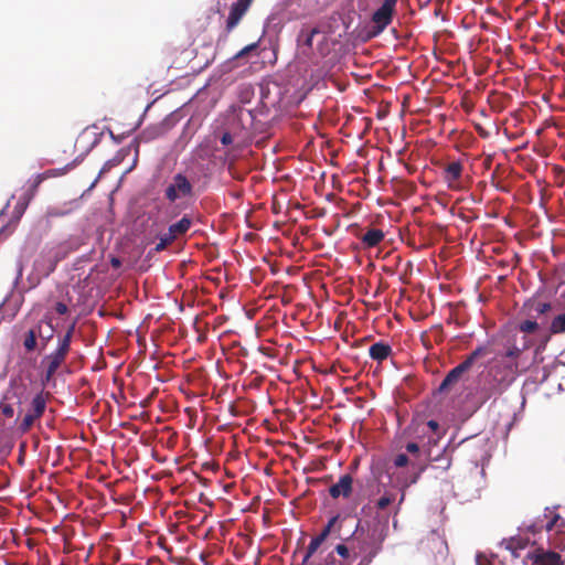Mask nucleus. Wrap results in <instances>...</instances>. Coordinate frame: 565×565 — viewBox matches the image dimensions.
I'll return each instance as SVG.
<instances>
[{
	"label": "nucleus",
	"mask_w": 565,
	"mask_h": 565,
	"mask_svg": "<svg viewBox=\"0 0 565 565\" xmlns=\"http://www.w3.org/2000/svg\"><path fill=\"white\" fill-rule=\"evenodd\" d=\"M75 328L76 320L66 328L64 334L57 335L56 348L41 359L40 369L41 382L43 385L52 382L56 372L65 364L66 358L71 352V343Z\"/></svg>",
	"instance_id": "nucleus-1"
},
{
	"label": "nucleus",
	"mask_w": 565,
	"mask_h": 565,
	"mask_svg": "<svg viewBox=\"0 0 565 565\" xmlns=\"http://www.w3.org/2000/svg\"><path fill=\"white\" fill-rule=\"evenodd\" d=\"M366 525H369L366 523ZM386 539V531L379 526H366L359 520L355 530L350 537L353 544H355L362 557L365 562H372L383 548V543Z\"/></svg>",
	"instance_id": "nucleus-2"
},
{
	"label": "nucleus",
	"mask_w": 565,
	"mask_h": 565,
	"mask_svg": "<svg viewBox=\"0 0 565 565\" xmlns=\"http://www.w3.org/2000/svg\"><path fill=\"white\" fill-rule=\"evenodd\" d=\"M195 196L193 182L183 173L179 172L166 183L163 199L172 204L173 216L179 215L186 209V202Z\"/></svg>",
	"instance_id": "nucleus-3"
},
{
	"label": "nucleus",
	"mask_w": 565,
	"mask_h": 565,
	"mask_svg": "<svg viewBox=\"0 0 565 565\" xmlns=\"http://www.w3.org/2000/svg\"><path fill=\"white\" fill-rule=\"evenodd\" d=\"M54 334L53 317L51 312L47 311L41 319L23 332L21 339L24 351L26 353L44 351L49 342L54 338Z\"/></svg>",
	"instance_id": "nucleus-4"
},
{
	"label": "nucleus",
	"mask_w": 565,
	"mask_h": 565,
	"mask_svg": "<svg viewBox=\"0 0 565 565\" xmlns=\"http://www.w3.org/2000/svg\"><path fill=\"white\" fill-rule=\"evenodd\" d=\"M522 352V349L516 345H512L502 355H499L490 367L492 374L498 379L502 377L504 380V384L508 386L515 379L519 370L518 360Z\"/></svg>",
	"instance_id": "nucleus-5"
},
{
	"label": "nucleus",
	"mask_w": 565,
	"mask_h": 565,
	"mask_svg": "<svg viewBox=\"0 0 565 565\" xmlns=\"http://www.w3.org/2000/svg\"><path fill=\"white\" fill-rule=\"evenodd\" d=\"M407 434L415 439L427 438L428 444H436L441 436L438 422L426 420L423 416H415L412 419Z\"/></svg>",
	"instance_id": "nucleus-6"
},
{
	"label": "nucleus",
	"mask_w": 565,
	"mask_h": 565,
	"mask_svg": "<svg viewBox=\"0 0 565 565\" xmlns=\"http://www.w3.org/2000/svg\"><path fill=\"white\" fill-rule=\"evenodd\" d=\"M488 354V349L484 347L477 348L473 352H471L470 355H468L465 361H462L460 364L451 369L443 382L440 383L438 391L439 392H447L449 391L458 381L461 379L462 374L467 372L473 364V362L483 355Z\"/></svg>",
	"instance_id": "nucleus-7"
},
{
	"label": "nucleus",
	"mask_w": 565,
	"mask_h": 565,
	"mask_svg": "<svg viewBox=\"0 0 565 565\" xmlns=\"http://www.w3.org/2000/svg\"><path fill=\"white\" fill-rule=\"evenodd\" d=\"M46 396L43 392L36 393L30 399V404L23 408L22 414L24 415L18 426L21 433H28L34 423L43 416L46 408Z\"/></svg>",
	"instance_id": "nucleus-8"
},
{
	"label": "nucleus",
	"mask_w": 565,
	"mask_h": 565,
	"mask_svg": "<svg viewBox=\"0 0 565 565\" xmlns=\"http://www.w3.org/2000/svg\"><path fill=\"white\" fill-rule=\"evenodd\" d=\"M426 466L424 461L416 460L407 471H402L396 476V481L399 488V499L397 505L395 508V514H397L401 510V505L405 501L406 490L418 482L420 476L426 471Z\"/></svg>",
	"instance_id": "nucleus-9"
},
{
	"label": "nucleus",
	"mask_w": 565,
	"mask_h": 565,
	"mask_svg": "<svg viewBox=\"0 0 565 565\" xmlns=\"http://www.w3.org/2000/svg\"><path fill=\"white\" fill-rule=\"evenodd\" d=\"M3 397L18 408V415H22L23 405L33 396L30 387L25 383L21 380H12Z\"/></svg>",
	"instance_id": "nucleus-10"
},
{
	"label": "nucleus",
	"mask_w": 565,
	"mask_h": 565,
	"mask_svg": "<svg viewBox=\"0 0 565 565\" xmlns=\"http://www.w3.org/2000/svg\"><path fill=\"white\" fill-rule=\"evenodd\" d=\"M507 387L508 385L504 384V380L502 377L498 379L489 370L480 380L479 395L481 402L484 403L491 397L502 394Z\"/></svg>",
	"instance_id": "nucleus-11"
},
{
	"label": "nucleus",
	"mask_w": 565,
	"mask_h": 565,
	"mask_svg": "<svg viewBox=\"0 0 565 565\" xmlns=\"http://www.w3.org/2000/svg\"><path fill=\"white\" fill-rule=\"evenodd\" d=\"M396 3L384 0L382 6L372 14L373 34L382 33L391 23L395 13Z\"/></svg>",
	"instance_id": "nucleus-12"
},
{
	"label": "nucleus",
	"mask_w": 565,
	"mask_h": 565,
	"mask_svg": "<svg viewBox=\"0 0 565 565\" xmlns=\"http://www.w3.org/2000/svg\"><path fill=\"white\" fill-rule=\"evenodd\" d=\"M463 164L460 161H450L443 168L441 175L449 190L461 191Z\"/></svg>",
	"instance_id": "nucleus-13"
},
{
	"label": "nucleus",
	"mask_w": 565,
	"mask_h": 565,
	"mask_svg": "<svg viewBox=\"0 0 565 565\" xmlns=\"http://www.w3.org/2000/svg\"><path fill=\"white\" fill-rule=\"evenodd\" d=\"M532 565H565L559 553L543 547H537L533 553L527 554Z\"/></svg>",
	"instance_id": "nucleus-14"
},
{
	"label": "nucleus",
	"mask_w": 565,
	"mask_h": 565,
	"mask_svg": "<svg viewBox=\"0 0 565 565\" xmlns=\"http://www.w3.org/2000/svg\"><path fill=\"white\" fill-rule=\"evenodd\" d=\"M252 2L253 0H237L236 2L232 3L225 24V30L227 33L232 32L238 25L249 9Z\"/></svg>",
	"instance_id": "nucleus-15"
},
{
	"label": "nucleus",
	"mask_w": 565,
	"mask_h": 565,
	"mask_svg": "<svg viewBox=\"0 0 565 565\" xmlns=\"http://www.w3.org/2000/svg\"><path fill=\"white\" fill-rule=\"evenodd\" d=\"M559 507H547V521L545 525H541V527H545V531L555 536L565 534V518L559 513Z\"/></svg>",
	"instance_id": "nucleus-16"
},
{
	"label": "nucleus",
	"mask_w": 565,
	"mask_h": 565,
	"mask_svg": "<svg viewBox=\"0 0 565 565\" xmlns=\"http://www.w3.org/2000/svg\"><path fill=\"white\" fill-rule=\"evenodd\" d=\"M430 445L431 444H419L417 441H408L405 445V449L409 457L412 458L411 465H413L416 460L424 461L426 468L431 461L430 458Z\"/></svg>",
	"instance_id": "nucleus-17"
},
{
	"label": "nucleus",
	"mask_w": 565,
	"mask_h": 565,
	"mask_svg": "<svg viewBox=\"0 0 565 565\" xmlns=\"http://www.w3.org/2000/svg\"><path fill=\"white\" fill-rule=\"evenodd\" d=\"M353 490V478L350 475H343L339 481L329 488V494L332 499L340 497L349 498Z\"/></svg>",
	"instance_id": "nucleus-18"
},
{
	"label": "nucleus",
	"mask_w": 565,
	"mask_h": 565,
	"mask_svg": "<svg viewBox=\"0 0 565 565\" xmlns=\"http://www.w3.org/2000/svg\"><path fill=\"white\" fill-rule=\"evenodd\" d=\"M384 237L385 234L382 230L371 227L367 228L365 233L361 234L359 239L362 244V247L367 249L379 246L383 242Z\"/></svg>",
	"instance_id": "nucleus-19"
},
{
	"label": "nucleus",
	"mask_w": 565,
	"mask_h": 565,
	"mask_svg": "<svg viewBox=\"0 0 565 565\" xmlns=\"http://www.w3.org/2000/svg\"><path fill=\"white\" fill-rule=\"evenodd\" d=\"M193 218L189 214H184L178 222L169 225L168 232L178 239L183 236L192 226Z\"/></svg>",
	"instance_id": "nucleus-20"
},
{
	"label": "nucleus",
	"mask_w": 565,
	"mask_h": 565,
	"mask_svg": "<svg viewBox=\"0 0 565 565\" xmlns=\"http://www.w3.org/2000/svg\"><path fill=\"white\" fill-rule=\"evenodd\" d=\"M369 354L372 360L382 363L392 354V347L388 343L380 341L370 347Z\"/></svg>",
	"instance_id": "nucleus-21"
},
{
	"label": "nucleus",
	"mask_w": 565,
	"mask_h": 565,
	"mask_svg": "<svg viewBox=\"0 0 565 565\" xmlns=\"http://www.w3.org/2000/svg\"><path fill=\"white\" fill-rule=\"evenodd\" d=\"M502 544L505 545V548L511 551L512 555L514 557L519 556V551L524 550L529 546L530 540L527 537L518 535V536H511L508 540H504Z\"/></svg>",
	"instance_id": "nucleus-22"
},
{
	"label": "nucleus",
	"mask_w": 565,
	"mask_h": 565,
	"mask_svg": "<svg viewBox=\"0 0 565 565\" xmlns=\"http://www.w3.org/2000/svg\"><path fill=\"white\" fill-rule=\"evenodd\" d=\"M396 500V493L392 491H384V493L375 501V508L379 511H384Z\"/></svg>",
	"instance_id": "nucleus-23"
},
{
	"label": "nucleus",
	"mask_w": 565,
	"mask_h": 565,
	"mask_svg": "<svg viewBox=\"0 0 565 565\" xmlns=\"http://www.w3.org/2000/svg\"><path fill=\"white\" fill-rule=\"evenodd\" d=\"M322 543H323V541L321 539H319L318 536H315L311 539V541H310L309 545L307 546V550L303 554L301 565H308L309 559L318 551V548L321 546Z\"/></svg>",
	"instance_id": "nucleus-24"
},
{
	"label": "nucleus",
	"mask_w": 565,
	"mask_h": 565,
	"mask_svg": "<svg viewBox=\"0 0 565 565\" xmlns=\"http://www.w3.org/2000/svg\"><path fill=\"white\" fill-rule=\"evenodd\" d=\"M546 521H547V508H545L543 513L537 515L536 519L530 525L526 526V529L529 532H531L533 534L540 533L543 530H545V527H541V525H545Z\"/></svg>",
	"instance_id": "nucleus-25"
},
{
	"label": "nucleus",
	"mask_w": 565,
	"mask_h": 565,
	"mask_svg": "<svg viewBox=\"0 0 565 565\" xmlns=\"http://www.w3.org/2000/svg\"><path fill=\"white\" fill-rule=\"evenodd\" d=\"M425 546L437 550V552L441 555H444L445 552L447 551L446 542L440 540L436 535H430L429 537H427L425 541Z\"/></svg>",
	"instance_id": "nucleus-26"
},
{
	"label": "nucleus",
	"mask_w": 565,
	"mask_h": 565,
	"mask_svg": "<svg viewBox=\"0 0 565 565\" xmlns=\"http://www.w3.org/2000/svg\"><path fill=\"white\" fill-rule=\"evenodd\" d=\"M340 520V515L337 514L334 516H332L328 523L326 524V526L321 530V532L317 535L319 539H321L323 542L328 539V536L333 532L335 531V525L338 523V521Z\"/></svg>",
	"instance_id": "nucleus-27"
},
{
	"label": "nucleus",
	"mask_w": 565,
	"mask_h": 565,
	"mask_svg": "<svg viewBox=\"0 0 565 565\" xmlns=\"http://www.w3.org/2000/svg\"><path fill=\"white\" fill-rule=\"evenodd\" d=\"M552 333H564L565 332V313L556 316L551 323Z\"/></svg>",
	"instance_id": "nucleus-28"
},
{
	"label": "nucleus",
	"mask_w": 565,
	"mask_h": 565,
	"mask_svg": "<svg viewBox=\"0 0 565 565\" xmlns=\"http://www.w3.org/2000/svg\"><path fill=\"white\" fill-rule=\"evenodd\" d=\"M175 238L167 231L159 237V242L157 243L154 250L161 252L164 250L169 245H171Z\"/></svg>",
	"instance_id": "nucleus-29"
},
{
	"label": "nucleus",
	"mask_w": 565,
	"mask_h": 565,
	"mask_svg": "<svg viewBox=\"0 0 565 565\" xmlns=\"http://www.w3.org/2000/svg\"><path fill=\"white\" fill-rule=\"evenodd\" d=\"M15 406L12 405L7 398L2 397L0 402V414L7 418H12L15 414Z\"/></svg>",
	"instance_id": "nucleus-30"
},
{
	"label": "nucleus",
	"mask_w": 565,
	"mask_h": 565,
	"mask_svg": "<svg viewBox=\"0 0 565 565\" xmlns=\"http://www.w3.org/2000/svg\"><path fill=\"white\" fill-rule=\"evenodd\" d=\"M412 458L406 454H398L395 456L393 463L396 468L411 467Z\"/></svg>",
	"instance_id": "nucleus-31"
},
{
	"label": "nucleus",
	"mask_w": 565,
	"mask_h": 565,
	"mask_svg": "<svg viewBox=\"0 0 565 565\" xmlns=\"http://www.w3.org/2000/svg\"><path fill=\"white\" fill-rule=\"evenodd\" d=\"M537 328H539L537 322L533 321V320H525V321L521 322L519 326L520 331H522L524 333H533L537 330Z\"/></svg>",
	"instance_id": "nucleus-32"
},
{
	"label": "nucleus",
	"mask_w": 565,
	"mask_h": 565,
	"mask_svg": "<svg viewBox=\"0 0 565 565\" xmlns=\"http://www.w3.org/2000/svg\"><path fill=\"white\" fill-rule=\"evenodd\" d=\"M124 156H119L117 154L116 157H114L113 159L108 160L102 168L100 170V174L102 173H105L107 171H109L111 168L118 166L121 160H122Z\"/></svg>",
	"instance_id": "nucleus-33"
},
{
	"label": "nucleus",
	"mask_w": 565,
	"mask_h": 565,
	"mask_svg": "<svg viewBox=\"0 0 565 565\" xmlns=\"http://www.w3.org/2000/svg\"><path fill=\"white\" fill-rule=\"evenodd\" d=\"M53 310L58 316H65V315H67L70 312L68 306L65 302H63V301H57L54 305Z\"/></svg>",
	"instance_id": "nucleus-34"
},
{
	"label": "nucleus",
	"mask_w": 565,
	"mask_h": 565,
	"mask_svg": "<svg viewBox=\"0 0 565 565\" xmlns=\"http://www.w3.org/2000/svg\"><path fill=\"white\" fill-rule=\"evenodd\" d=\"M258 47V43L255 42V43H252L249 45H246L245 47H243L238 53H236V55L234 56L235 58H241V57H244L245 55H247L249 52L252 51H255L256 49Z\"/></svg>",
	"instance_id": "nucleus-35"
},
{
	"label": "nucleus",
	"mask_w": 565,
	"mask_h": 565,
	"mask_svg": "<svg viewBox=\"0 0 565 565\" xmlns=\"http://www.w3.org/2000/svg\"><path fill=\"white\" fill-rule=\"evenodd\" d=\"M258 47V43L255 42V43H252L249 45H246L245 47H243L238 53H236V55L234 56L235 58H241V57H244L245 55H247L249 52L252 51H255L256 49Z\"/></svg>",
	"instance_id": "nucleus-36"
},
{
	"label": "nucleus",
	"mask_w": 565,
	"mask_h": 565,
	"mask_svg": "<svg viewBox=\"0 0 565 565\" xmlns=\"http://www.w3.org/2000/svg\"><path fill=\"white\" fill-rule=\"evenodd\" d=\"M334 550L337 554L343 558H347L350 555V550L345 544H338Z\"/></svg>",
	"instance_id": "nucleus-37"
},
{
	"label": "nucleus",
	"mask_w": 565,
	"mask_h": 565,
	"mask_svg": "<svg viewBox=\"0 0 565 565\" xmlns=\"http://www.w3.org/2000/svg\"><path fill=\"white\" fill-rule=\"evenodd\" d=\"M234 139L235 137L228 131L223 132V135L221 136V142L224 146L232 145L234 142Z\"/></svg>",
	"instance_id": "nucleus-38"
},
{
	"label": "nucleus",
	"mask_w": 565,
	"mask_h": 565,
	"mask_svg": "<svg viewBox=\"0 0 565 565\" xmlns=\"http://www.w3.org/2000/svg\"><path fill=\"white\" fill-rule=\"evenodd\" d=\"M551 310V303L548 302H539L535 307V311L540 315H544Z\"/></svg>",
	"instance_id": "nucleus-39"
},
{
	"label": "nucleus",
	"mask_w": 565,
	"mask_h": 565,
	"mask_svg": "<svg viewBox=\"0 0 565 565\" xmlns=\"http://www.w3.org/2000/svg\"><path fill=\"white\" fill-rule=\"evenodd\" d=\"M110 264H111V266H113L114 268H118V267H120L121 262H120L118 258H113V259L110 260Z\"/></svg>",
	"instance_id": "nucleus-40"
},
{
	"label": "nucleus",
	"mask_w": 565,
	"mask_h": 565,
	"mask_svg": "<svg viewBox=\"0 0 565 565\" xmlns=\"http://www.w3.org/2000/svg\"><path fill=\"white\" fill-rule=\"evenodd\" d=\"M372 562H365V558H361L360 563L358 565H370Z\"/></svg>",
	"instance_id": "nucleus-41"
},
{
	"label": "nucleus",
	"mask_w": 565,
	"mask_h": 565,
	"mask_svg": "<svg viewBox=\"0 0 565 565\" xmlns=\"http://www.w3.org/2000/svg\"><path fill=\"white\" fill-rule=\"evenodd\" d=\"M58 262V259H55L54 264L51 266L50 270H54L55 264Z\"/></svg>",
	"instance_id": "nucleus-42"
},
{
	"label": "nucleus",
	"mask_w": 565,
	"mask_h": 565,
	"mask_svg": "<svg viewBox=\"0 0 565 565\" xmlns=\"http://www.w3.org/2000/svg\"><path fill=\"white\" fill-rule=\"evenodd\" d=\"M394 3H397V0H392Z\"/></svg>",
	"instance_id": "nucleus-43"
}]
</instances>
